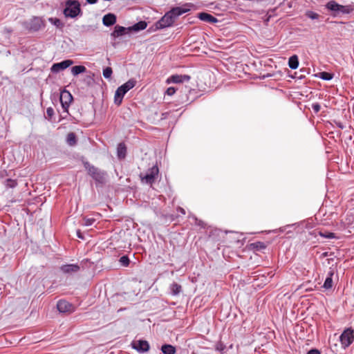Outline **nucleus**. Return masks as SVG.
Masks as SVG:
<instances>
[{
    "instance_id": "a19ab883",
    "label": "nucleus",
    "mask_w": 354,
    "mask_h": 354,
    "mask_svg": "<svg viewBox=\"0 0 354 354\" xmlns=\"http://www.w3.org/2000/svg\"><path fill=\"white\" fill-rule=\"evenodd\" d=\"M307 354H320V352L317 349H311L307 353Z\"/></svg>"
},
{
    "instance_id": "5701e85b",
    "label": "nucleus",
    "mask_w": 354,
    "mask_h": 354,
    "mask_svg": "<svg viewBox=\"0 0 354 354\" xmlns=\"http://www.w3.org/2000/svg\"><path fill=\"white\" fill-rule=\"evenodd\" d=\"M161 351L162 354H175L176 350V348L171 344H163L161 346Z\"/></svg>"
},
{
    "instance_id": "473e14b6",
    "label": "nucleus",
    "mask_w": 354,
    "mask_h": 354,
    "mask_svg": "<svg viewBox=\"0 0 354 354\" xmlns=\"http://www.w3.org/2000/svg\"><path fill=\"white\" fill-rule=\"evenodd\" d=\"M225 345L221 341L218 342L215 345V350L223 353L225 349Z\"/></svg>"
},
{
    "instance_id": "cd10ccee",
    "label": "nucleus",
    "mask_w": 354,
    "mask_h": 354,
    "mask_svg": "<svg viewBox=\"0 0 354 354\" xmlns=\"http://www.w3.org/2000/svg\"><path fill=\"white\" fill-rule=\"evenodd\" d=\"M345 224L354 227V213L347 212L345 218Z\"/></svg>"
},
{
    "instance_id": "ea45409f",
    "label": "nucleus",
    "mask_w": 354,
    "mask_h": 354,
    "mask_svg": "<svg viewBox=\"0 0 354 354\" xmlns=\"http://www.w3.org/2000/svg\"><path fill=\"white\" fill-rule=\"evenodd\" d=\"M46 114L50 118L54 115V109L52 107H48Z\"/></svg>"
},
{
    "instance_id": "4be33fe9",
    "label": "nucleus",
    "mask_w": 354,
    "mask_h": 354,
    "mask_svg": "<svg viewBox=\"0 0 354 354\" xmlns=\"http://www.w3.org/2000/svg\"><path fill=\"white\" fill-rule=\"evenodd\" d=\"M147 24L146 21H140L135 24L131 27H129V30L137 32V31L145 30L147 28Z\"/></svg>"
},
{
    "instance_id": "49530a36",
    "label": "nucleus",
    "mask_w": 354,
    "mask_h": 354,
    "mask_svg": "<svg viewBox=\"0 0 354 354\" xmlns=\"http://www.w3.org/2000/svg\"><path fill=\"white\" fill-rule=\"evenodd\" d=\"M337 127L342 129H343L344 128V126L341 123V122H339L337 124Z\"/></svg>"
},
{
    "instance_id": "393cba45",
    "label": "nucleus",
    "mask_w": 354,
    "mask_h": 354,
    "mask_svg": "<svg viewBox=\"0 0 354 354\" xmlns=\"http://www.w3.org/2000/svg\"><path fill=\"white\" fill-rule=\"evenodd\" d=\"M66 141L69 146H75L77 144V138L75 133L73 132L69 133L66 136Z\"/></svg>"
},
{
    "instance_id": "9b49d317",
    "label": "nucleus",
    "mask_w": 354,
    "mask_h": 354,
    "mask_svg": "<svg viewBox=\"0 0 354 354\" xmlns=\"http://www.w3.org/2000/svg\"><path fill=\"white\" fill-rule=\"evenodd\" d=\"M57 308L60 313H72L75 310L74 306L64 299L58 301Z\"/></svg>"
},
{
    "instance_id": "09e8293b",
    "label": "nucleus",
    "mask_w": 354,
    "mask_h": 354,
    "mask_svg": "<svg viewBox=\"0 0 354 354\" xmlns=\"http://www.w3.org/2000/svg\"><path fill=\"white\" fill-rule=\"evenodd\" d=\"M327 255H328L327 252H324V253H323V256H324V257H326Z\"/></svg>"
},
{
    "instance_id": "412c9836",
    "label": "nucleus",
    "mask_w": 354,
    "mask_h": 354,
    "mask_svg": "<svg viewBox=\"0 0 354 354\" xmlns=\"http://www.w3.org/2000/svg\"><path fill=\"white\" fill-rule=\"evenodd\" d=\"M127 153V147L124 143H120L117 147V155L119 159L125 158Z\"/></svg>"
},
{
    "instance_id": "f257e3e1",
    "label": "nucleus",
    "mask_w": 354,
    "mask_h": 354,
    "mask_svg": "<svg viewBox=\"0 0 354 354\" xmlns=\"http://www.w3.org/2000/svg\"><path fill=\"white\" fill-rule=\"evenodd\" d=\"M63 13L67 18L73 19L77 16H81L82 15V12L80 2L76 0L66 1Z\"/></svg>"
},
{
    "instance_id": "bb28decb",
    "label": "nucleus",
    "mask_w": 354,
    "mask_h": 354,
    "mask_svg": "<svg viewBox=\"0 0 354 354\" xmlns=\"http://www.w3.org/2000/svg\"><path fill=\"white\" fill-rule=\"evenodd\" d=\"M182 290V287L180 285L178 284L177 283H173L170 286V291L171 294L172 295H178L180 294V292Z\"/></svg>"
},
{
    "instance_id": "dca6fc26",
    "label": "nucleus",
    "mask_w": 354,
    "mask_h": 354,
    "mask_svg": "<svg viewBox=\"0 0 354 354\" xmlns=\"http://www.w3.org/2000/svg\"><path fill=\"white\" fill-rule=\"evenodd\" d=\"M189 10V8L185 7H176L169 10L173 18L176 20L179 16L186 13Z\"/></svg>"
},
{
    "instance_id": "72a5a7b5",
    "label": "nucleus",
    "mask_w": 354,
    "mask_h": 354,
    "mask_svg": "<svg viewBox=\"0 0 354 354\" xmlns=\"http://www.w3.org/2000/svg\"><path fill=\"white\" fill-rule=\"evenodd\" d=\"M95 221L93 218H84L82 225L84 226H91Z\"/></svg>"
},
{
    "instance_id": "c03bdc74",
    "label": "nucleus",
    "mask_w": 354,
    "mask_h": 354,
    "mask_svg": "<svg viewBox=\"0 0 354 354\" xmlns=\"http://www.w3.org/2000/svg\"><path fill=\"white\" fill-rule=\"evenodd\" d=\"M86 1L89 4H94L97 1V0H86Z\"/></svg>"
},
{
    "instance_id": "2f4dec72",
    "label": "nucleus",
    "mask_w": 354,
    "mask_h": 354,
    "mask_svg": "<svg viewBox=\"0 0 354 354\" xmlns=\"http://www.w3.org/2000/svg\"><path fill=\"white\" fill-rule=\"evenodd\" d=\"M319 77L324 80H330L333 79V74L328 72H322L320 73Z\"/></svg>"
},
{
    "instance_id": "1a4fd4ad",
    "label": "nucleus",
    "mask_w": 354,
    "mask_h": 354,
    "mask_svg": "<svg viewBox=\"0 0 354 354\" xmlns=\"http://www.w3.org/2000/svg\"><path fill=\"white\" fill-rule=\"evenodd\" d=\"M85 168L88 170V174L96 181L102 183L104 180V173L99 170L95 167L91 165L88 162L84 164Z\"/></svg>"
},
{
    "instance_id": "a211bd4d",
    "label": "nucleus",
    "mask_w": 354,
    "mask_h": 354,
    "mask_svg": "<svg viewBox=\"0 0 354 354\" xmlns=\"http://www.w3.org/2000/svg\"><path fill=\"white\" fill-rule=\"evenodd\" d=\"M198 17L201 20L209 22V23H216L218 21V19L214 17L213 15L206 13V12H201L198 15Z\"/></svg>"
},
{
    "instance_id": "b1692460",
    "label": "nucleus",
    "mask_w": 354,
    "mask_h": 354,
    "mask_svg": "<svg viewBox=\"0 0 354 354\" xmlns=\"http://www.w3.org/2000/svg\"><path fill=\"white\" fill-rule=\"evenodd\" d=\"M288 66L291 68V69H296L298 68L299 66V59H298V57L297 55H294L292 56H291L289 59H288Z\"/></svg>"
},
{
    "instance_id": "f3484780",
    "label": "nucleus",
    "mask_w": 354,
    "mask_h": 354,
    "mask_svg": "<svg viewBox=\"0 0 354 354\" xmlns=\"http://www.w3.org/2000/svg\"><path fill=\"white\" fill-rule=\"evenodd\" d=\"M334 275V271L332 269L328 272L327 277L324 281L323 288L325 289H330L333 286V277Z\"/></svg>"
},
{
    "instance_id": "c85d7f7f",
    "label": "nucleus",
    "mask_w": 354,
    "mask_h": 354,
    "mask_svg": "<svg viewBox=\"0 0 354 354\" xmlns=\"http://www.w3.org/2000/svg\"><path fill=\"white\" fill-rule=\"evenodd\" d=\"M17 185V180L12 178H7L4 182V185L7 189H14Z\"/></svg>"
},
{
    "instance_id": "4468645a",
    "label": "nucleus",
    "mask_w": 354,
    "mask_h": 354,
    "mask_svg": "<svg viewBox=\"0 0 354 354\" xmlns=\"http://www.w3.org/2000/svg\"><path fill=\"white\" fill-rule=\"evenodd\" d=\"M61 270L66 274L77 272L80 270V266L77 264H66L60 268Z\"/></svg>"
},
{
    "instance_id": "20e7f679",
    "label": "nucleus",
    "mask_w": 354,
    "mask_h": 354,
    "mask_svg": "<svg viewBox=\"0 0 354 354\" xmlns=\"http://www.w3.org/2000/svg\"><path fill=\"white\" fill-rule=\"evenodd\" d=\"M326 8L333 12L334 15H338V14H348L351 12V9L348 6H342L339 3H337L335 1H328L326 5Z\"/></svg>"
},
{
    "instance_id": "6e6552de",
    "label": "nucleus",
    "mask_w": 354,
    "mask_h": 354,
    "mask_svg": "<svg viewBox=\"0 0 354 354\" xmlns=\"http://www.w3.org/2000/svg\"><path fill=\"white\" fill-rule=\"evenodd\" d=\"M175 21L170 12H167L162 18L156 23L157 29H163L171 26Z\"/></svg>"
},
{
    "instance_id": "2eb2a0df",
    "label": "nucleus",
    "mask_w": 354,
    "mask_h": 354,
    "mask_svg": "<svg viewBox=\"0 0 354 354\" xmlns=\"http://www.w3.org/2000/svg\"><path fill=\"white\" fill-rule=\"evenodd\" d=\"M116 22V17L114 14L109 13L105 15L102 18V23L105 26H111Z\"/></svg>"
},
{
    "instance_id": "79ce46f5",
    "label": "nucleus",
    "mask_w": 354,
    "mask_h": 354,
    "mask_svg": "<svg viewBox=\"0 0 354 354\" xmlns=\"http://www.w3.org/2000/svg\"><path fill=\"white\" fill-rule=\"evenodd\" d=\"M177 212L181 213L182 214L185 215L186 214L185 209L183 207H178L177 208Z\"/></svg>"
},
{
    "instance_id": "aec40b11",
    "label": "nucleus",
    "mask_w": 354,
    "mask_h": 354,
    "mask_svg": "<svg viewBox=\"0 0 354 354\" xmlns=\"http://www.w3.org/2000/svg\"><path fill=\"white\" fill-rule=\"evenodd\" d=\"M129 28H124L123 26H115V29H114V31L113 32L112 35L113 37H120V36H122L125 34H127L129 31Z\"/></svg>"
},
{
    "instance_id": "c9c22d12",
    "label": "nucleus",
    "mask_w": 354,
    "mask_h": 354,
    "mask_svg": "<svg viewBox=\"0 0 354 354\" xmlns=\"http://www.w3.org/2000/svg\"><path fill=\"white\" fill-rule=\"evenodd\" d=\"M195 224L201 228H205L206 224L201 220L198 219L197 217H194Z\"/></svg>"
},
{
    "instance_id": "6ab92c4d",
    "label": "nucleus",
    "mask_w": 354,
    "mask_h": 354,
    "mask_svg": "<svg viewBox=\"0 0 354 354\" xmlns=\"http://www.w3.org/2000/svg\"><path fill=\"white\" fill-rule=\"evenodd\" d=\"M313 234L316 235L317 234H319L320 236L325 238V239H338V237L335 235L333 232H330L327 231H322V230H315L312 233Z\"/></svg>"
},
{
    "instance_id": "f8f14e48",
    "label": "nucleus",
    "mask_w": 354,
    "mask_h": 354,
    "mask_svg": "<svg viewBox=\"0 0 354 354\" xmlns=\"http://www.w3.org/2000/svg\"><path fill=\"white\" fill-rule=\"evenodd\" d=\"M73 64V61L71 59H66L61 62L55 63L51 66V71L55 73H59L60 71L71 66Z\"/></svg>"
},
{
    "instance_id": "a18cd8bd",
    "label": "nucleus",
    "mask_w": 354,
    "mask_h": 354,
    "mask_svg": "<svg viewBox=\"0 0 354 354\" xmlns=\"http://www.w3.org/2000/svg\"><path fill=\"white\" fill-rule=\"evenodd\" d=\"M168 115H169L168 112H165V113H162V119H166L167 118Z\"/></svg>"
},
{
    "instance_id": "9d476101",
    "label": "nucleus",
    "mask_w": 354,
    "mask_h": 354,
    "mask_svg": "<svg viewBox=\"0 0 354 354\" xmlns=\"http://www.w3.org/2000/svg\"><path fill=\"white\" fill-rule=\"evenodd\" d=\"M132 348L138 352L143 353L149 350V344L146 340H135L131 343Z\"/></svg>"
},
{
    "instance_id": "7c9ffc66",
    "label": "nucleus",
    "mask_w": 354,
    "mask_h": 354,
    "mask_svg": "<svg viewBox=\"0 0 354 354\" xmlns=\"http://www.w3.org/2000/svg\"><path fill=\"white\" fill-rule=\"evenodd\" d=\"M119 262L122 266L127 267L129 265L130 260L127 255H124L120 258Z\"/></svg>"
},
{
    "instance_id": "c756f323",
    "label": "nucleus",
    "mask_w": 354,
    "mask_h": 354,
    "mask_svg": "<svg viewBox=\"0 0 354 354\" xmlns=\"http://www.w3.org/2000/svg\"><path fill=\"white\" fill-rule=\"evenodd\" d=\"M48 21L57 28H62L64 26V24L58 18L50 17Z\"/></svg>"
},
{
    "instance_id": "f704fd0d",
    "label": "nucleus",
    "mask_w": 354,
    "mask_h": 354,
    "mask_svg": "<svg viewBox=\"0 0 354 354\" xmlns=\"http://www.w3.org/2000/svg\"><path fill=\"white\" fill-rule=\"evenodd\" d=\"M112 69L110 67H106L103 70V76L106 79H109L111 77L112 75Z\"/></svg>"
},
{
    "instance_id": "39448f33",
    "label": "nucleus",
    "mask_w": 354,
    "mask_h": 354,
    "mask_svg": "<svg viewBox=\"0 0 354 354\" xmlns=\"http://www.w3.org/2000/svg\"><path fill=\"white\" fill-rule=\"evenodd\" d=\"M339 341L344 348L348 347L354 341V330L351 328L345 329L339 337Z\"/></svg>"
},
{
    "instance_id": "37998d69",
    "label": "nucleus",
    "mask_w": 354,
    "mask_h": 354,
    "mask_svg": "<svg viewBox=\"0 0 354 354\" xmlns=\"http://www.w3.org/2000/svg\"><path fill=\"white\" fill-rule=\"evenodd\" d=\"M77 236L78 238L81 239H84V236L82 234L80 230H77Z\"/></svg>"
},
{
    "instance_id": "423d86ee",
    "label": "nucleus",
    "mask_w": 354,
    "mask_h": 354,
    "mask_svg": "<svg viewBox=\"0 0 354 354\" xmlns=\"http://www.w3.org/2000/svg\"><path fill=\"white\" fill-rule=\"evenodd\" d=\"M159 173V169L157 165H153L149 168L145 175L140 174L142 182L147 184H152L155 182L156 178Z\"/></svg>"
},
{
    "instance_id": "a878e982",
    "label": "nucleus",
    "mask_w": 354,
    "mask_h": 354,
    "mask_svg": "<svg viewBox=\"0 0 354 354\" xmlns=\"http://www.w3.org/2000/svg\"><path fill=\"white\" fill-rule=\"evenodd\" d=\"M86 71V67L82 65L75 66L71 68V73L74 76L84 73Z\"/></svg>"
},
{
    "instance_id": "e433bc0d",
    "label": "nucleus",
    "mask_w": 354,
    "mask_h": 354,
    "mask_svg": "<svg viewBox=\"0 0 354 354\" xmlns=\"http://www.w3.org/2000/svg\"><path fill=\"white\" fill-rule=\"evenodd\" d=\"M306 15L308 17H309L311 19H317L319 17V15L316 12H314L313 11H309L306 13Z\"/></svg>"
},
{
    "instance_id": "4c0bfd02",
    "label": "nucleus",
    "mask_w": 354,
    "mask_h": 354,
    "mask_svg": "<svg viewBox=\"0 0 354 354\" xmlns=\"http://www.w3.org/2000/svg\"><path fill=\"white\" fill-rule=\"evenodd\" d=\"M176 88L175 87L171 86L166 90L165 94L171 96L176 93Z\"/></svg>"
},
{
    "instance_id": "58836bf2",
    "label": "nucleus",
    "mask_w": 354,
    "mask_h": 354,
    "mask_svg": "<svg viewBox=\"0 0 354 354\" xmlns=\"http://www.w3.org/2000/svg\"><path fill=\"white\" fill-rule=\"evenodd\" d=\"M320 109L321 106L319 103L316 102L312 104V109L315 113H318L320 111Z\"/></svg>"
},
{
    "instance_id": "7ed1b4c3",
    "label": "nucleus",
    "mask_w": 354,
    "mask_h": 354,
    "mask_svg": "<svg viewBox=\"0 0 354 354\" xmlns=\"http://www.w3.org/2000/svg\"><path fill=\"white\" fill-rule=\"evenodd\" d=\"M44 26V24L42 19L39 17H33L30 20L23 22L24 28L31 32H37Z\"/></svg>"
},
{
    "instance_id": "de8ad7c7",
    "label": "nucleus",
    "mask_w": 354,
    "mask_h": 354,
    "mask_svg": "<svg viewBox=\"0 0 354 354\" xmlns=\"http://www.w3.org/2000/svg\"><path fill=\"white\" fill-rule=\"evenodd\" d=\"M189 217L192 218L194 221V217H196V216L194 214H190Z\"/></svg>"
},
{
    "instance_id": "0eeeda50",
    "label": "nucleus",
    "mask_w": 354,
    "mask_h": 354,
    "mask_svg": "<svg viewBox=\"0 0 354 354\" xmlns=\"http://www.w3.org/2000/svg\"><path fill=\"white\" fill-rule=\"evenodd\" d=\"M59 100L64 112L68 113V108L73 100V96L71 93L66 90L62 91L60 93Z\"/></svg>"
},
{
    "instance_id": "ddd939ff",
    "label": "nucleus",
    "mask_w": 354,
    "mask_h": 354,
    "mask_svg": "<svg viewBox=\"0 0 354 354\" xmlns=\"http://www.w3.org/2000/svg\"><path fill=\"white\" fill-rule=\"evenodd\" d=\"M190 80V76L187 75H173L167 78L166 82L167 84H178L184 82H188Z\"/></svg>"
},
{
    "instance_id": "f03ea898",
    "label": "nucleus",
    "mask_w": 354,
    "mask_h": 354,
    "mask_svg": "<svg viewBox=\"0 0 354 354\" xmlns=\"http://www.w3.org/2000/svg\"><path fill=\"white\" fill-rule=\"evenodd\" d=\"M136 84L134 79H130L127 82L119 86L114 95V102L116 104L120 105L122 101L124 95L131 88H133Z\"/></svg>"
}]
</instances>
